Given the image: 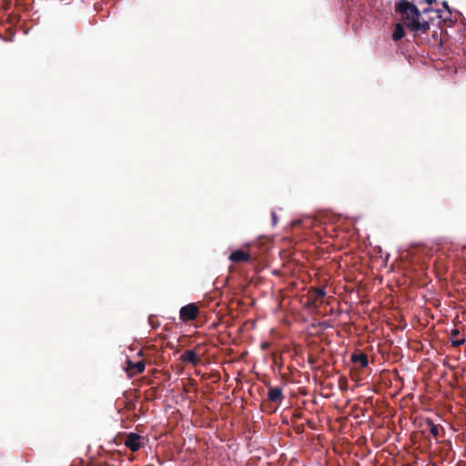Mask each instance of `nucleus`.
I'll use <instances>...</instances> for the list:
<instances>
[{
	"instance_id": "1",
	"label": "nucleus",
	"mask_w": 466,
	"mask_h": 466,
	"mask_svg": "<svg viewBox=\"0 0 466 466\" xmlns=\"http://www.w3.org/2000/svg\"><path fill=\"white\" fill-rule=\"evenodd\" d=\"M395 11L401 15V17L411 31L426 33L430 29V24L427 21H420V13L418 7L408 0H400L395 5Z\"/></svg>"
},
{
	"instance_id": "2",
	"label": "nucleus",
	"mask_w": 466,
	"mask_h": 466,
	"mask_svg": "<svg viewBox=\"0 0 466 466\" xmlns=\"http://www.w3.org/2000/svg\"><path fill=\"white\" fill-rule=\"evenodd\" d=\"M330 327L328 322H312L306 329V340L309 344L313 343V338H319L321 341L326 340L325 329Z\"/></svg>"
},
{
	"instance_id": "3",
	"label": "nucleus",
	"mask_w": 466,
	"mask_h": 466,
	"mask_svg": "<svg viewBox=\"0 0 466 466\" xmlns=\"http://www.w3.org/2000/svg\"><path fill=\"white\" fill-rule=\"evenodd\" d=\"M199 309L197 304L190 303L182 307L179 310L181 320H195L199 315Z\"/></svg>"
},
{
	"instance_id": "4",
	"label": "nucleus",
	"mask_w": 466,
	"mask_h": 466,
	"mask_svg": "<svg viewBox=\"0 0 466 466\" xmlns=\"http://www.w3.org/2000/svg\"><path fill=\"white\" fill-rule=\"evenodd\" d=\"M142 436L135 432H129L126 435L124 440V444L131 451H137L141 447Z\"/></svg>"
},
{
	"instance_id": "5",
	"label": "nucleus",
	"mask_w": 466,
	"mask_h": 466,
	"mask_svg": "<svg viewBox=\"0 0 466 466\" xmlns=\"http://www.w3.org/2000/svg\"><path fill=\"white\" fill-rule=\"evenodd\" d=\"M309 299L314 304L322 302L323 298L326 296V290L324 288L310 287L309 291Z\"/></svg>"
},
{
	"instance_id": "6",
	"label": "nucleus",
	"mask_w": 466,
	"mask_h": 466,
	"mask_svg": "<svg viewBox=\"0 0 466 466\" xmlns=\"http://www.w3.org/2000/svg\"><path fill=\"white\" fill-rule=\"evenodd\" d=\"M145 368V362L142 360L135 363L127 359L126 361V370L130 377L142 373Z\"/></svg>"
},
{
	"instance_id": "7",
	"label": "nucleus",
	"mask_w": 466,
	"mask_h": 466,
	"mask_svg": "<svg viewBox=\"0 0 466 466\" xmlns=\"http://www.w3.org/2000/svg\"><path fill=\"white\" fill-rule=\"evenodd\" d=\"M350 361L357 367L363 369L368 366V356L360 350L353 352L350 356Z\"/></svg>"
},
{
	"instance_id": "8",
	"label": "nucleus",
	"mask_w": 466,
	"mask_h": 466,
	"mask_svg": "<svg viewBox=\"0 0 466 466\" xmlns=\"http://www.w3.org/2000/svg\"><path fill=\"white\" fill-rule=\"evenodd\" d=\"M268 399L272 402L280 403L284 399L282 389L280 387H269Z\"/></svg>"
},
{
	"instance_id": "9",
	"label": "nucleus",
	"mask_w": 466,
	"mask_h": 466,
	"mask_svg": "<svg viewBox=\"0 0 466 466\" xmlns=\"http://www.w3.org/2000/svg\"><path fill=\"white\" fill-rule=\"evenodd\" d=\"M180 360L183 362L191 363L197 366L200 362L199 357L197 355L195 350H186L180 356Z\"/></svg>"
},
{
	"instance_id": "10",
	"label": "nucleus",
	"mask_w": 466,
	"mask_h": 466,
	"mask_svg": "<svg viewBox=\"0 0 466 466\" xmlns=\"http://www.w3.org/2000/svg\"><path fill=\"white\" fill-rule=\"evenodd\" d=\"M228 258L232 262H236V263L245 262V261L249 260L250 255H249V253L245 252L241 249H237V250H234L233 252H231Z\"/></svg>"
},
{
	"instance_id": "11",
	"label": "nucleus",
	"mask_w": 466,
	"mask_h": 466,
	"mask_svg": "<svg viewBox=\"0 0 466 466\" xmlns=\"http://www.w3.org/2000/svg\"><path fill=\"white\" fill-rule=\"evenodd\" d=\"M451 346L457 348L465 342V337L458 328H454L451 331Z\"/></svg>"
},
{
	"instance_id": "12",
	"label": "nucleus",
	"mask_w": 466,
	"mask_h": 466,
	"mask_svg": "<svg viewBox=\"0 0 466 466\" xmlns=\"http://www.w3.org/2000/svg\"><path fill=\"white\" fill-rule=\"evenodd\" d=\"M405 35L403 25L400 23L396 24L395 29L392 34V39L394 41L400 40Z\"/></svg>"
},
{
	"instance_id": "13",
	"label": "nucleus",
	"mask_w": 466,
	"mask_h": 466,
	"mask_svg": "<svg viewBox=\"0 0 466 466\" xmlns=\"http://www.w3.org/2000/svg\"><path fill=\"white\" fill-rule=\"evenodd\" d=\"M426 424L429 426L430 431L432 434V436L435 437V438H438V436H439V426L435 425L433 423V421L431 420H430V419H428L426 420Z\"/></svg>"
},
{
	"instance_id": "14",
	"label": "nucleus",
	"mask_w": 466,
	"mask_h": 466,
	"mask_svg": "<svg viewBox=\"0 0 466 466\" xmlns=\"http://www.w3.org/2000/svg\"><path fill=\"white\" fill-rule=\"evenodd\" d=\"M387 324L390 326V328L391 329H403L405 328V326H406V324H405L403 326H400L399 327L398 325L395 324V322H391V321L387 322Z\"/></svg>"
},
{
	"instance_id": "15",
	"label": "nucleus",
	"mask_w": 466,
	"mask_h": 466,
	"mask_svg": "<svg viewBox=\"0 0 466 466\" xmlns=\"http://www.w3.org/2000/svg\"><path fill=\"white\" fill-rule=\"evenodd\" d=\"M308 362L310 363L311 365H314L317 363V358L314 355H309Z\"/></svg>"
},
{
	"instance_id": "16",
	"label": "nucleus",
	"mask_w": 466,
	"mask_h": 466,
	"mask_svg": "<svg viewBox=\"0 0 466 466\" xmlns=\"http://www.w3.org/2000/svg\"><path fill=\"white\" fill-rule=\"evenodd\" d=\"M442 6H443L445 9H447L449 13H451V11H450V7H449L448 3H447L446 1H444V2L442 3Z\"/></svg>"
},
{
	"instance_id": "17",
	"label": "nucleus",
	"mask_w": 466,
	"mask_h": 466,
	"mask_svg": "<svg viewBox=\"0 0 466 466\" xmlns=\"http://www.w3.org/2000/svg\"><path fill=\"white\" fill-rule=\"evenodd\" d=\"M272 221H273V224L277 223V215L274 212L272 213Z\"/></svg>"
},
{
	"instance_id": "18",
	"label": "nucleus",
	"mask_w": 466,
	"mask_h": 466,
	"mask_svg": "<svg viewBox=\"0 0 466 466\" xmlns=\"http://www.w3.org/2000/svg\"><path fill=\"white\" fill-rule=\"evenodd\" d=\"M426 2L430 5H431L433 2H436V0H426Z\"/></svg>"
},
{
	"instance_id": "19",
	"label": "nucleus",
	"mask_w": 466,
	"mask_h": 466,
	"mask_svg": "<svg viewBox=\"0 0 466 466\" xmlns=\"http://www.w3.org/2000/svg\"><path fill=\"white\" fill-rule=\"evenodd\" d=\"M445 443H446L450 448L451 447V441H447Z\"/></svg>"
}]
</instances>
